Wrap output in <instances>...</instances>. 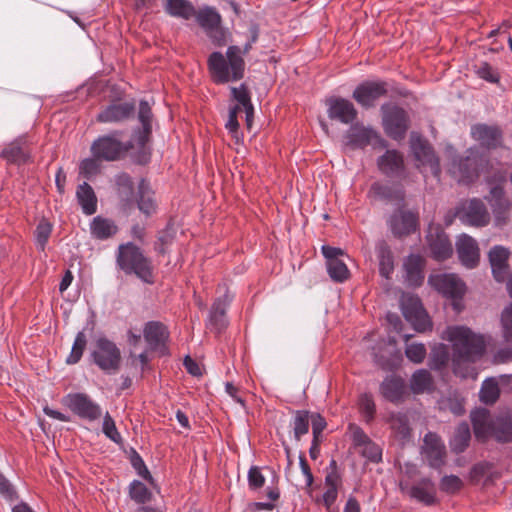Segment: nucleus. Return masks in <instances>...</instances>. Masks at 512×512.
I'll return each instance as SVG.
<instances>
[{"instance_id":"obj_53","label":"nucleus","mask_w":512,"mask_h":512,"mask_svg":"<svg viewBox=\"0 0 512 512\" xmlns=\"http://www.w3.org/2000/svg\"><path fill=\"white\" fill-rule=\"evenodd\" d=\"M240 112L241 111H239L238 106L231 107L229 110L228 120L225 124L226 129L229 131V133H231V135L236 139L237 142L239 141V123L237 117Z\"/></svg>"},{"instance_id":"obj_13","label":"nucleus","mask_w":512,"mask_h":512,"mask_svg":"<svg viewBox=\"0 0 512 512\" xmlns=\"http://www.w3.org/2000/svg\"><path fill=\"white\" fill-rule=\"evenodd\" d=\"M64 402L71 411L81 418L93 421L101 416V408L99 405L94 403L85 394H70L65 397Z\"/></svg>"},{"instance_id":"obj_35","label":"nucleus","mask_w":512,"mask_h":512,"mask_svg":"<svg viewBox=\"0 0 512 512\" xmlns=\"http://www.w3.org/2000/svg\"><path fill=\"white\" fill-rule=\"evenodd\" d=\"M165 326L158 322H150L144 328V337L148 345L155 349L159 347L167 338Z\"/></svg>"},{"instance_id":"obj_55","label":"nucleus","mask_w":512,"mask_h":512,"mask_svg":"<svg viewBox=\"0 0 512 512\" xmlns=\"http://www.w3.org/2000/svg\"><path fill=\"white\" fill-rule=\"evenodd\" d=\"M138 117L142 123L144 133L149 134L151 130V108L147 102H140Z\"/></svg>"},{"instance_id":"obj_41","label":"nucleus","mask_w":512,"mask_h":512,"mask_svg":"<svg viewBox=\"0 0 512 512\" xmlns=\"http://www.w3.org/2000/svg\"><path fill=\"white\" fill-rule=\"evenodd\" d=\"M432 385L431 375L427 370L416 371L410 381V387L414 393H422L430 389Z\"/></svg>"},{"instance_id":"obj_57","label":"nucleus","mask_w":512,"mask_h":512,"mask_svg":"<svg viewBox=\"0 0 512 512\" xmlns=\"http://www.w3.org/2000/svg\"><path fill=\"white\" fill-rule=\"evenodd\" d=\"M99 160L94 156L93 158L84 159L80 164V172L87 177L95 175L100 169Z\"/></svg>"},{"instance_id":"obj_21","label":"nucleus","mask_w":512,"mask_h":512,"mask_svg":"<svg viewBox=\"0 0 512 512\" xmlns=\"http://www.w3.org/2000/svg\"><path fill=\"white\" fill-rule=\"evenodd\" d=\"M326 106L329 118L339 120L344 124L352 123L357 116L353 103L344 98L331 97L326 100Z\"/></svg>"},{"instance_id":"obj_64","label":"nucleus","mask_w":512,"mask_h":512,"mask_svg":"<svg viewBox=\"0 0 512 512\" xmlns=\"http://www.w3.org/2000/svg\"><path fill=\"white\" fill-rule=\"evenodd\" d=\"M361 407L369 417H372L375 410V405L373 400L369 396L365 395L362 397Z\"/></svg>"},{"instance_id":"obj_1","label":"nucleus","mask_w":512,"mask_h":512,"mask_svg":"<svg viewBox=\"0 0 512 512\" xmlns=\"http://www.w3.org/2000/svg\"><path fill=\"white\" fill-rule=\"evenodd\" d=\"M441 337L451 344L454 374L461 378L476 379L477 372L471 364L484 354L486 337L463 325L448 326Z\"/></svg>"},{"instance_id":"obj_20","label":"nucleus","mask_w":512,"mask_h":512,"mask_svg":"<svg viewBox=\"0 0 512 512\" xmlns=\"http://www.w3.org/2000/svg\"><path fill=\"white\" fill-rule=\"evenodd\" d=\"M422 455L433 468H439L444 464L445 446L436 434L425 435Z\"/></svg>"},{"instance_id":"obj_3","label":"nucleus","mask_w":512,"mask_h":512,"mask_svg":"<svg viewBox=\"0 0 512 512\" xmlns=\"http://www.w3.org/2000/svg\"><path fill=\"white\" fill-rule=\"evenodd\" d=\"M471 421L475 436L480 440L495 437L498 441L507 442L512 437L509 416L493 418L486 409H476L471 413Z\"/></svg>"},{"instance_id":"obj_18","label":"nucleus","mask_w":512,"mask_h":512,"mask_svg":"<svg viewBox=\"0 0 512 512\" xmlns=\"http://www.w3.org/2000/svg\"><path fill=\"white\" fill-rule=\"evenodd\" d=\"M387 87L385 82L366 81L356 87L353 98L363 107H371L374 102L385 95Z\"/></svg>"},{"instance_id":"obj_56","label":"nucleus","mask_w":512,"mask_h":512,"mask_svg":"<svg viewBox=\"0 0 512 512\" xmlns=\"http://www.w3.org/2000/svg\"><path fill=\"white\" fill-rule=\"evenodd\" d=\"M440 485L443 491L455 493L462 488L463 482L458 476L450 475L443 477Z\"/></svg>"},{"instance_id":"obj_9","label":"nucleus","mask_w":512,"mask_h":512,"mask_svg":"<svg viewBox=\"0 0 512 512\" xmlns=\"http://www.w3.org/2000/svg\"><path fill=\"white\" fill-rule=\"evenodd\" d=\"M400 304L403 316L416 331L424 332L431 328V321L417 296L409 293L403 294Z\"/></svg>"},{"instance_id":"obj_11","label":"nucleus","mask_w":512,"mask_h":512,"mask_svg":"<svg viewBox=\"0 0 512 512\" xmlns=\"http://www.w3.org/2000/svg\"><path fill=\"white\" fill-rule=\"evenodd\" d=\"M456 215L463 224L473 227H484L490 222V214L484 202L477 198L463 202Z\"/></svg>"},{"instance_id":"obj_48","label":"nucleus","mask_w":512,"mask_h":512,"mask_svg":"<svg viewBox=\"0 0 512 512\" xmlns=\"http://www.w3.org/2000/svg\"><path fill=\"white\" fill-rule=\"evenodd\" d=\"M405 354L414 363H421L426 356V348L422 343H411L406 346Z\"/></svg>"},{"instance_id":"obj_47","label":"nucleus","mask_w":512,"mask_h":512,"mask_svg":"<svg viewBox=\"0 0 512 512\" xmlns=\"http://www.w3.org/2000/svg\"><path fill=\"white\" fill-rule=\"evenodd\" d=\"M52 231V227L50 223L46 220H42L35 231L36 244L41 249L44 250L45 245L50 237Z\"/></svg>"},{"instance_id":"obj_4","label":"nucleus","mask_w":512,"mask_h":512,"mask_svg":"<svg viewBox=\"0 0 512 512\" xmlns=\"http://www.w3.org/2000/svg\"><path fill=\"white\" fill-rule=\"evenodd\" d=\"M117 261L126 273H134L146 283L153 281L151 263L137 246L131 243L121 245Z\"/></svg>"},{"instance_id":"obj_31","label":"nucleus","mask_w":512,"mask_h":512,"mask_svg":"<svg viewBox=\"0 0 512 512\" xmlns=\"http://www.w3.org/2000/svg\"><path fill=\"white\" fill-rule=\"evenodd\" d=\"M165 11L173 17L189 20L196 14V9L188 0H166Z\"/></svg>"},{"instance_id":"obj_62","label":"nucleus","mask_w":512,"mask_h":512,"mask_svg":"<svg viewBox=\"0 0 512 512\" xmlns=\"http://www.w3.org/2000/svg\"><path fill=\"white\" fill-rule=\"evenodd\" d=\"M370 193L378 198H385V199L391 198V193H390L389 187L386 185H383V184H374L371 187Z\"/></svg>"},{"instance_id":"obj_50","label":"nucleus","mask_w":512,"mask_h":512,"mask_svg":"<svg viewBox=\"0 0 512 512\" xmlns=\"http://www.w3.org/2000/svg\"><path fill=\"white\" fill-rule=\"evenodd\" d=\"M232 96L237 101L235 106L239 107V111L242 109L252 106L250 95L244 85L240 87H232L231 88Z\"/></svg>"},{"instance_id":"obj_52","label":"nucleus","mask_w":512,"mask_h":512,"mask_svg":"<svg viewBox=\"0 0 512 512\" xmlns=\"http://www.w3.org/2000/svg\"><path fill=\"white\" fill-rule=\"evenodd\" d=\"M309 429V419L307 412L296 413L294 418V434L297 439H300L302 435H305Z\"/></svg>"},{"instance_id":"obj_54","label":"nucleus","mask_w":512,"mask_h":512,"mask_svg":"<svg viewBox=\"0 0 512 512\" xmlns=\"http://www.w3.org/2000/svg\"><path fill=\"white\" fill-rule=\"evenodd\" d=\"M476 74L483 80L490 83H497L499 81V73L488 63H482L476 69Z\"/></svg>"},{"instance_id":"obj_19","label":"nucleus","mask_w":512,"mask_h":512,"mask_svg":"<svg viewBox=\"0 0 512 512\" xmlns=\"http://www.w3.org/2000/svg\"><path fill=\"white\" fill-rule=\"evenodd\" d=\"M427 240L436 260H445L452 255V245L447 235L438 226H429Z\"/></svg>"},{"instance_id":"obj_51","label":"nucleus","mask_w":512,"mask_h":512,"mask_svg":"<svg viewBox=\"0 0 512 512\" xmlns=\"http://www.w3.org/2000/svg\"><path fill=\"white\" fill-rule=\"evenodd\" d=\"M103 433L115 443H119L121 441V435L118 432L115 422L109 413H106L103 419L102 424Z\"/></svg>"},{"instance_id":"obj_25","label":"nucleus","mask_w":512,"mask_h":512,"mask_svg":"<svg viewBox=\"0 0 512 512\" xmlns=\"http://www.w3.org/2000/svg\"><path fill=\"white\" fill-rule=\"evenodd\" d=\"M474 140L487 148L497 147L501 143V133L497 127L484 124L475 125L471 129Z\"/></svg>"},{"instance_id":"obj_32","label":"nucleus","mask_w":512,"mask_h":512,"mask_svg":"<svg viewBox=\"0 0 512 512\" xmlns=\"http://www.w3.org/2000/svg\"><path fill=\"white\" fill-rule=\"evenodd\" d=\"M231 299V296L225 294L224 297L218 298L212 306L209 322L216 331H220L226 325L225 312Z\"/></svg>"},{"instance_id":"obj_12","label":"nucleus","mask_w":512,"mask_h":512,"mask_svg":"<svg viewBox=\"0 0 512 512\" xmlns=\"http://www.w3.org/2000/svg\"><path fill=\"white\" fill-rule=\"evenodd\" d=\"M410 145L416 160L419 162L418 165L424 169L428 168L430 173L438 178L440 174L439 161L428 143L418 134L412 133Z\"/></svg>"},{"instance_id":"obj_40","label":"nucleus","mask_w":512,"mask_h":512,"mask_svg":"<svg viewBox=\"0 0 512 512\" xmlns=\"http://www.w3.org/2000/svg\"><path fill=\"white\" fill-rule=\"evenodd\" d=\"M470 436L471 435L468 424H460L457 427L454 436L450 442L452 449L456 452H462L468 446Z\"/></svg>"},{"instance_id":"obj_59","label":"nucleus","mask_w":512,"mask_h":512,"mask_svg":"<svg viewBox=\"0 0 512 512\" xmlns=\"http://www.w3.org/2000/svg\"><path fill=\"white\" fill-rule=\"evenodd\" d=\"M350 431L355 446L360 447L370 441L368 436L359 427L351 425Z\"/></svg>"},{"instance_id":"obj_8","label":"nucleus","mask_w":512,"mask_h":512,"mask_svg":"<svg viewBox=\"0 0 512 512\" xmlns=\"http://www.w3.org/2000/svg\"><path fill=\"white\" fill-rule=\"evenodd\" d=\"M92 358L101 370L112 373L119 368L121 354L112 341L106 338H98L92 351Z\"/></svg>"},{"instance_id":"obj_26","label":"nucleus","mask_w":512,"mask_h":512,"mask_svg":"<svg viewBox=\"0 0 512 512\" xmlns=\"http://www.w3.org/2000/svg\"><path fill=\"white\" fill-rule=\"evenodd\" d=\"M390 228L395 235L402 236L416 229L417 218L412 212L398 211L390 219Z\"/></svg>"},{"instance_id":"obj_61","label":"nucleus","mask_w":512,"mask_h":512,"mask_svg":"<svg viewBox=\"0 0 512 512\" xmlns=\"http://www.w3.org/2000/svg\"><path fill=\"white\" fill-rule=\"evenodd\" d=\"M325 427L326 422L320 415H312V431L315 442L318 441V436L322 433Z\"/></svg>"},{"instance_id":"obj_10","label":"nucleus","mask_w":512,"mask_h":512,"mask_svg":"<svg viewBox=\"0 0 512 512\" xmlns=\"http://www.w3.org/2000/svg\"><path fill=\"white\" fill-rule=\"evenodd\" d=\"M381 110L383 113V127L386 134L395 140L403 139L408 129L406 112L392 104L383 105Z\"/></svg>"},{"instance_id":"obj_36","label":"nucleus","mask_w":512,"mask_h":512,"mask_svg":"<svg viewBox=\"0 0 512 512\" xmlns=\"http://www.w3.org/2000/svg\"><path fill=\"white\" fill-rule=\"evenodd\" d=\"M138 192L139 210L147 216L153 214L156 211V203L153 198V193L151 192L149 185L145 181L140 182Z\"/></svg>"},{"instance_id":"obj_60","label":"nucleus","mask_w":512,"mask_h":512,"mask_svg":"<svg viewBox=\"0 0 512 512\" xmlns=\"http://www.w3.org/2000/svg\"><path fill=\"white\" fill-rule=\"evenodd\" d=\"M512 359V345L509 348L499 349L493 356V363L503 364Z\"/></svg>"},{"instance_id":"obj_49","label":"nucleus","mask_w":512,"mask_h":512,"mask_svg":"<svg viewBox=\"0 0 512 512\" xmlns=\"http://www.w3.org/2000/svg\"><path fill=\"white\" fill-rule=\"evenodd\" d=\"M360 453L363 457L367 458L371 462L378 463L382 459V450L381 448L373 443L371 440L364 445L360 446Z\"/></svg>"},{"instance_id":"obj_24","label":"nucleus","mask_w":512,"mask_h":512,"mask_svg":"<svg viewBox=\"0 0 512 512\" xmlns=\"http://www.w3.org/2000/svg\"><path fill=\"white\" fill-rule=\"evenodd\" d=\"M509 256L510 251L501 245L492 247L488 253L493 276L498 282L504 281L507 277Z\"/></svg>"},{"instance_id":"obj_15","label":"nucleus","mask_w":512,"mask_h":512,"mask_svg":"<svg viewBox=\"0 0 512 512\" xmlns=\"http://www.w3.org/2000/svg\"><path fill=\"white\" fill-rule=\"evenodd\" d=\"M194 17L196 18L198 24L207 32L211 38H213L217 45L224 44V34L219 27L221 17L215 9L211 7H204L199 11H196Z\"/></svg>"},{"instance_id":"obj_39","label":"nucleus","mask_w":512,"mask_h":512,"mask_svg":"<svg viewBox=\"0 0 512 512\" xmlns=\"http://www.w3.org/2000/svg\"><path fill=\"white\" fill-rule=\"evenodd\" d=\"M1 156L10 163H23L27 160L28 155L23 150L20 141L9 144L1 153Z\"/></svg>"},{"instance_id":"obj_6","label":"nucleus","mask_w":512,"mask_h":512,"mask_svg":"<svg viewBox=\"0 0 512 512\" xmlns=\"http://www.w3.org/2000/svg\"><path fill=\"white\" fill-rule=\"evenodd\" d=\"M505 183V174H500L493 181H490L489 195L486 198L492 208L494 224L497 227L504 226L509 219L511 203L504 195L503 186Z\"/></svg>"},{"instance_id":"obj_5","label":"nucleus","mask_w":512,"mask_h":512,"mask_svg":"<svg viewBox=\"0 0 512 512\" xmlns=\"http://www.w3.org/2000/svg\"><path fill=\"white\" fill-rule=\"evenodd\" d=\"M428 282L435 290L451 300L455 311L462 310V298L466 292V286L457 275L435 274L429 277Z\"/></svg>"},{"instance_id":"obj_38","label":"nucleus","mask_w":512,"mask_h":512,"mask_svg":"<svg viewBox=\"0 0 512 512\" xmlns=\"http://www.w3.org/2000/svg\"><path fill=\"white\" fill-rule=\"evenodd\" d=\"M499 383L496 378H488L482 383L480 400L486 404L494 403L499 397Z\"/></svg>"},{"instance_id":"obj_28","label":"nucleus","mask_w":512,"mask_h":512,"mask_svg":"<svg viewBox=\"0 0 512 512\" xmlns=\"http://www.w3.org/2000/svg\"><path fill=\"white\" fill-rule=\"evenodd\" d=\"M423 259L419 255H410L404 262L405 279L409 285L418 286L422 283Z\"/></svg>"},{"instance_id":"obj_46","label":"nucleus","mask_w":512,"mask_h":512,"mask_svg":"<svg viewBox=\"0 0 512 512\" xmlns=\"http://www.w3.org/2000/svg\"><path fill=\"white\" fill-rule=\"evenodd\" d=\"M129 493L130 497L139 504H144L151 498V492L146 485L137 480L130 484Z\"/></svg>"},{"instance_id":"obj_37","label":"nucleus","mask_w":512,"mask_h":512,"mask_svg":"<svg viewBox=\"0 0 512 512\" xmlns=\"http://www.w3.org/2000/svg\"><path fill=\"white\" fill-rule=\"evenodd\" d=\"M377 253L380 274L388 279L394 270L392 253L384 244L378 246Z\"/></svg>"},{"instance_id":"obj_58","label":"nucleus","mask_w":512,"mask_h":512,"mask_svg":"<svg viewBox=\"0 0 512 512\" xmlns=\"http://www.w3.org/2000/svg\"><path fill=\"white\" fill-rule=\"evenodd\" d=\"M248 482L252 489H259L265 483V478L257 467H252L248 472Z\"/></svg>"},{"instance_id":"obj_16","label":"nucleus","mask_w":512,"mask_h":512,"mask_svg":"<svg viewBox=\"0 0 512 512\" xmlns=\"http://www.w3.org/2000/svg\"><path fill=\"white\" fill-rule=\"evenodd\" d=\"M456 251L460 263L468 268H475L480 260V249L477 241L467 235L461 234L456 240Z\"/></svg>"},{"instance_id":"obj_34","label":"nucleus","mask_w":512,"mask_h":512,"mask_svg":"<svg viewBox=\"0 0 512 512\" xmlns=\"http://www.w3.org/2000/svg\"><path fill=\"white\" fill-rule=\"evenodd\" d=\"M90 230L94 238L103 240L115 235L118 228L112 220L96 216L90 224Z\"/></svg>"},{"instance_id":"obj_2","label":"nucleus","mask_w":512,"mask_h":512,"mask_svg":"<svg viewBox=\"0 0 512 512\" xmlns=\"http://www.w3.org/2000/svg\"><path fill=\"white\" fill-rule=\"evenodd\" d=\"M249 49V45H246L244 49L231 45L227 48L225 54L213 52L207 63L214 82L223 84L241 80L245 72L244 55Z\"/></svg>"},{"instance_id":"obj_63","label":"nucleus","mask_w":512,"mask_h":512,"mask_svg":"<svg viewBox=\"0 0 512 512\" xmlns=\"http://www.w3.org/2000/svg\"><path fill=\"white\" fill-rule=\"evenodd\" d=\"M184 365L187 371L193 375V376H201L202 375V368L199 366V364L194 361L192 358L187 356L184 360Z\"/></svg>"},{"instance_id":"obj_33","label":"nucleus","mask_w":512,"mask_h":512,"mask_svg":"<svg viewBox=\"0 0 512 512\" xmlns=\"http://www.w3.org/2000/svg\"><path fill=\"white\" fill-rule=\"evenodd\" d=\"M76 196L85 214L92 215L96 212L97 198L89 184L83 183L79 185L77 188Z\"/></svg>"},{"instance_id":"obj_14","label":"nucleus","mask_w":512,"mask_h":512,"mask_svg":"<svg viewBox=\"0 0 512 512\" xmlns=\"http://www.w3.org/2000/svg\"><path fill=\"white\" fill-rule=\"evenodd\" d=\"M345 139V145L352 149L362 148L369 144H379L384 146V141L375 130L361 124L352 125L348 130Z\"/></svg>"},{"instance_id":"obj_17","label":"nucleus","mask_w":512,"mask_h":512,"mask_svg":"<svg viewBox=\"0 0 512 512\" xmlns=\"http://www.w3.org/2000/svg\"><path fill=\"white\" fill-rule=\"evenodd\" d=\"M322 253L327 260V271L332 280L343 282L349 277V270L342 257L344 252L335 247L322 246Z\"/></svg>"},{"instance_id":"obj_7","label":"nucleus","mask_w":512,"mask_h":512,"mask_svg":"<svg viewBox=\"0 0 512 512\" xmlns=\"http://www.w3.org/2000/svg\"><path fill=\"white\" fill-rule=\"evenodd\" d=\"M118 133L99 137L91 146L92 156L105 161L120 159L130 148L131 144L123 142Z\"/></svg>"},{"instance_id":"obj_29","label":"nucleus","mask_w":512,"mask_h":512,"mask_svg":"<svg viewBox=\"0 0 512 512\" xmlns=\"http://www.w3.org/2000/svg\"><path fill=\"white\" fill-rule=\"evenodd\" d=\"M380 390L384 398L391 402H398L402 399L404 394V380L396 376L387 377L383 381Z\"/></svg>"},{"instance_id":"obj_23","label":"nucleus","mask_w":512,"mask_h":512,"mask_svg":"<svg viewBox=\"0 0 512 512\" xmlns=\"http://www.w3.org/2000/svg\"><path fill=\"white\" fill-rule=\"evenodd\" d=\"M400 488L403 492L426 505L433 504L436 499V489L434 483L429 479H423L417 484L409 487L404 481L400 482Z\"/></svg>"},{"instance_id":"obj_22","label":"nucleus","mask_w":512,"mask_h":512,"mask_svg":"<svg viewBox=\"0 0 512 512\" xmlns=\"http://www.w3.org/2000/svg\"><path fill=\"white\" fill-rule=\"evenodd\" d=\"M477 167V156L470 150L469 155L465 159L453 161L450 172L458 182L468 183L478 176Z\"/></svg>"},{"instance_id":"obj_27","label":"nucleus","mask_w":512,"mask_h":512,"mask_svg":"<svg viewBox=\"0 0 512 512\" xmlns=\"http://www.w3.org/2000/svg\"><path fill=\"white\" fill-rule=\"evenodd\" d=\"M133 109L134 106L130 103L112 104L99 113L98 120L103 123L122 121L129 117Z\"/></svg>"},{"instance_id":"obj_43","label":"nucleus","mask_w":512,"mask_h":512,"mask_svg":"<svg viewBox=\"0 0 512 512\" xmlns=\"http://www.w3.org/2000/svg\"><path fill=\"white\" fill-rule=\"evenodd\" d=\"M449 360V352L447 346L439 343L434 345L431 351L430 367L432 369H441Z\"/></svg>"},{"instance_id":"obj_44","label":"nucleus","mask_w":512,"mask_h":512,"mask_svg":"<svg viewBox=\"0 0 512 512\" xmlns=\"http://www.w3.org/2000/svg\"><path fill=\"white\" fill-rule=\"evenodd\" d=\"M391 429L394 431L395 436L401 440H404L409 435V427L407 419L401 414H391L389 418Z\"/></svg>"},{"instance_id":"obj_42","label":"nucleus","mask_w":512,"mask_h":512,"mask_svg":"<svg viewBox=\"0 0 512 512\" xmlns=\"http://www.w3.org/2000/svg\"><path fill=\"white\" fill-rule=\"evenodd\" d=\"M501 332L504 341L512 345V302L504 307L500 315Z\"/></svg>"},{"instance_id":"obj_45","label":"nucleus","mask_w":512,"mask_h":512,"mask_svg":"<svg viewBox=\"0 0 512 512\" xmlns=\"http://www.w3.org/2000/svg\"><path fill=\"white\" fill-rule=\"evenodd\" d=\"M86 342L87 341L84 332H78L75 337L71 352L66 359L68 364H75L81 359L83 351L86 347Z\"/></svg>"},{"instance_id":"obj_30","label":"nucleus","mask_w":512,"mask_h":512,"mask_svg":"<svg viewBox=\"0 0 512 512\" xmlns=\"http://www.w3.org/2000/svg\"><path fill=\"white\" fill-rule=\"evenodd\" d=\"M379 169L387 174H397L403 169V157L396 150H388L378 159Z\"/></svg>"}]
</instances>
